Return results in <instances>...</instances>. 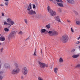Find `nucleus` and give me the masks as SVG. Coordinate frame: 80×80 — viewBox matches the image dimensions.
I'll return each mask as SVG.
<instances>
[{"label":"nucleus","instance_id":"nucleus-1","mask_svg":"<svg viewBox=\"0 0 80 80\" xmlns=\"http://www.w3.org/2000/svg\"><path fill=\"white\" fill-rule=\"evenodd\" d=\"M16 36V32L14 31L11 32L9 35L8 37V40H10L12 38H15Z\"/></svg>","mask_w":80,"mask_h":80},{"label":"nucleus","instance_id":"nucleus-2","mask_svg":"<svg viewBox=\"0 0 80 80\" xmlns=\"http://www.w3.org/2000/svg\"><path fill=\"white\" fill-rule=\"evenodd\" d=\"M47 10L48 12H49V13H50V14L51 15H52V16H53V17H54L55 15H56V12H55L53 11L52 9H50V6H48L47 8Z\"/></svg>","mask_w":80,"mask_h":80},{"label":"nucleus","instance_id":"nucleus-3","mask_svg":"<svg viewBox=\"0 0 80 80\" xmlns=\"http://www.w3.org/2000/svg\"><path fill=\"white\" fill-rule=\"evenodd\" d=\"M68 40V37L67 35H64L62 36L61 38V41L62 43H66L67 42Z\"/></svg>","mask_w":80,"mask_h":80},{"label":"nucleus","instance_id":"nucleus-4","mask_svg":"<svg viewBox=\"0 0 80 80\" xmlns=\"http://www.w3.org/2000/svg\"><path fill=\"white\" fill-rule=\"evenodd\" d=\"M19 71L20 69L19 68H15L11 71V73L12 75H16V74H17V73H19Z\"/></svg>","mask_w":80,"mask_h":80},{"label":"nucleus","instance_id":"nucleus-5","mask_svg":"<svg viewBox=\"0 0 80 80\" xmlns=\"http://www.w3.org/2000/svg\"><path fill=\"white\" fill-rule=\"evenodd\" d=\"M49 35L50 36H53L57 35H58V32L55 30L49 31L48 32Z\"/></svg>","mask_w":80,"mask_h":80},{"label":"nucleus","instance_id":"nucleus-6","mask_svg":"<svg viewBox=\"0 0 80 80\" xmlns=\"http://www.w3.org/2000/svg\"><path fill=\"white\" fill-rule=\"evenodd\" d=\"M27 11H29L28 12V14L30 15H32V16H34L36 15V12L35 11H33V10H31L29 8L27 9Z\"/></svg>","mask_w":80,"mask_h":80},{"label":"nucleus","instance_id":"nucleus-7","mask_svg":"<svg viewBox=\"0 0 80 80\" xmlns=\"http://www.w3.org/2000/svg\"><path fill=\"white\" fill-rule=\"evenodd\" d=\"M38 63L41 68H45V67H48V65L45 64V63H42L40 61H39Z\"/></svg>","mask_w":80,"mask_h":80},{"label":"nucleus","instance_id":"nucleus-8","mask_svg":"<svg viewBox=\"0 0 80 80\" xmlns=\"http://www.w3.org/2000/svg\"><path fill=\"white\" fill-rule=\"evenodd\" d=\"M22 73L23 75H27L28 72V69L27 68L24 67L22 68Z\"/></svg>","mask_w":80,"mask_h":80},{"label":"nucleus","instance_id":"nucleus-9","mask_svg":"<svg viewBox=\"0 0 80 80\" xmlns=\"http://www.w3.org/2000/svg\"><path fill=\"white\" fill-rule=\"evenodd\" d=\"M4 67L6 68H10V65L8 63H5L4 64Z\"/></svg>","mask_w":80,"mask_h":80},{"label":"nucleus","instance_id":"nucleus-10","mask_svg":"<svg viewBox=\"0 0 80 80\" xmlns=\"http://www.w3.org/2000/svg\"><path fill=\"white\" fill-rule=\"evenodd\" d=\"M4 24L5 25H8V28H9L11 27V25H10V24L8 23H7V22L5 21L4 22Z\"/></svg>","mask_w":80,"mask_h":80},{"label":"nucleus","instance_id":"nucleus-11","mask_svg":"<svg viewBox=\"0 0 80 80\" xmlns=\"http://www.w3.org/2000/svg\"><path fill=\"white\" fill-rule=\"evenodd\" d=\"M68 3H71V4H73V3H74L75 2L73 0H67Z\"/></svg>","mask_w":80,"mask_h":80},{"label":"nucleus","instance_id":"nucleus-12","mask_svg":"<svg viewBox=\"0 0 80 80\" xmlns=\"http://www.w3.org/2000/svg\"><path fill=\"white\" fill-rule=\"evenodd\" d=\"M55 20L57 21H58V22H61V21L60 20V18H59V16H57L56 17H55Z\"/></svg>","mask_w":80,"mask_h":80},{"label":"nucleus","instance_id":"nucleus-13","mask_svg":"<svg viewBox=\"0 0 80 80\" xmlns=\"http://www.w3.org/2000/svg\"><path fill=\"white\" fill-rule=\"evenodd\" d=\"M57 3L59 7H63V5L62 3H61L60 2H57Z\"/></svg>","mask_w":80,"mask_h":80},{"label":"nucleus","instance_id":"nucleus-14","mask_svg":"<svg viewBox=\"0 0 80 80\" xmlns=\"http://www.w3.org/2000/svg\"><path fill=\"white\" fill-rule=\"evenodd\" d=\"M14 65L15 66V67L16 68H18V64L16 62H14Z\"/></svg>","mask_w":80,"mask_h":80},{"label":"nucleus","instance_id":"nucleus-15","mask_svg":"<svg viewBox=\"0 0 80 80\" xmlns=\"http://www.w3.org/2000/svg\"><path fill=\"white\" fill-rule=\"evenodd\" d=\"M46 30V29H42L41 30L40 32L41 33H44V32H45Z\"/></svg>","mask_w":80,"mask_h":80},{"label":"nucleus","instance_id":"nucleus-16","mask_svg":"<svg viewBox=\"0 0 80 80\" xmlns=\"http://www.w3.org/2000/svg\"><path fill=\"white\" fill-rule=\"evenodd\" d=\"M0 38V40H1V41H5V38L2 36Z\"/></svg>","mask_w":80,"mask_h":80},{"label":"nucleus","instance_id":"nucleus-17","mask_svg":"<svg viewBox=\"0 0 80 80\" xmlns=\"http://www.w3.org/2000/svg\"><path fill=\"white\" fill-rule=\"evenodd\" d=\"M76 25H80V21H78L76 22Z\"/></svg>","mask_w":80,"mask_h":80},{"label":"nucleus","instance_id":"nucleus-18","mask_svg":"<svg viewBox=\"0 0 80 80\" xmlns=\"http://www.w3.org/2000/svg\"><path fill=\"white\" fill-rule=\"evenodd\" d=\"M79 56L78 55H73L72 56V57L73 58H77V57H78Z\"/></svg>","mask_w":80,"mask_h":80},{"label":"nucleus","instance_id":"nucleus-19","mask_svg":"<svg viewBox=\"0 0 80 80\" xmlns=\"http://www.w3.org/2000/svg\"><path fill=\"white\" fill-rule=\"evenodd\" d=\"M73 12H74V13H75L76 15H78V12H77V11H75V10H73Z\"/></svg>","mask_w":80,"mask_h":80},{"label":"nucleus","instance_id":"nucleus-20","mask_svg":"<svg viewBox=\"0 0 80 80\" xmlns=\"http://www.w3.org/2000/svg\"><path fill=\"white\" fill-rule=\"evenodd\" d=\"M10 23H11V24H10V25H11H11H14V24H15V22H14L13 21H11L10 22Z\"/></svg>","mask_w":80,"mask_h":80},{"label":"nucleus","instance_id":"nucleus-21","mask_svg":"<svg viewBox=\"0 0 80 80\" xmlns=\"http://www.w3.org/2000/svg\"><path fill=\"white\" fill-rule=\"evenodd\" d=\"M63 62V58H60L59 59V62Z\"/></svg>","mask_w":80,"mask_h":80},{"label":"nucleus","instance_id":"nucleus-22","mask_svg":"<svg viewBox=\"0 0 80 80\" xmlns=\"http://www.w3.org/2000/svg\"><path fill=\"white\" fill-rule=\"evenodd\" d=\"M58 68H54V72L55 73H57V71H58Z\"/></svg>","mask_w":80,"mask_h":80},{"label":"nucleus","instance_id":"nucleus-23","mask_svg":"<svg viewBox=\"0 0 80 80\" xmlns=\"http://www.w3.org/2000/svg\"><path fill=\"white\" fill-rule=\"evenodd\" d=\"M5 5L6 6L8 7V1H6L5 2Z\"/></svg>","mask_w":80,"mask_h":80},{"label":"nucleus","instance_id":"nucleus-24","mask_svg":"<svg viewBox=\"0 0 80 80\" xmlns=\"http://www.w3.org/2000/svg\"><path fill=\"white\" fill-rule=\"evenodd\" d=\"M28 8H29V9H32V4L30 3L29 6H28Z\"/></svg>","mask_w":80,"mask_h":80},{"label":"nucleus","instance_id":"nucleus-25","mask_svg":"<svg viewBox=\"0 0 80 80\" xmlns=\"http://www.w3.org/2000/svg\"><path fill=\"white\" fill-rule=\"evenodd\" d=\"M11 21V19L10 18H8L7 20V22L8 23H10Z\"/></svg>","mask_w":80,"mask_h":80},{"label":"nucleus","instance_id":"nucleus-26","mask_svg":"<svg viewBox=\"0 0 80 80\" xmlns=\"http://www.w3.org/2000/svg\"><path fill=\"white\" fill-rule=\"evenodd\" d=\"M4 30L5 32H8V31H9V29L8 28H4Z\"/></svg>","mask_w":80,"mask_h":80},{"label":"nucleus","instance_id":"nucleus-27","mask_svg":"<svg viewBox=\"0 0 80 80\" xmlns=\"http://www.w3.org/2000/svg\"><path fill=\"white\" fill-rule=\"evenodd\" d=\"M56 2H60L61 3H62L63 1L61 0H55Z\"/></svg>","mask_w":80,"mask_h":80},{"label":"nucleus","instance_id":"nucleus-28","mask_svg":"<svg viewBox=\"0 0 80 80\" xmlns=\"http://www.w3.org/2000/svg\"><path fill=\"white\" fill-rule=\"evenodd\" d=\"M46 27L48 28H50V26L49 24L47 25L46 26Z\"/></svg>","mask_w":80,"mask_h":80},{"label":"nucleus","instance_id":"nucleus-29","mask_svg":"<svg viewBox=\"0 0 80 80\" xmlns=\"http://www.w3.org/2000/svg\"><path fill=\"white\" fill-rule=\"evenodd\" d=\"M38 80H43V78H42L41 77H38Z\"/></svg>","mask_w":80,"mask_h":80},{"label":"nucleus","instance_id":"nucleus-30","mask_svg":"<svg viewBox=\"0 0 80 80\" xmlns=\"http://www.w3.org/2000/svg\"><path fill=\"white\" fill-rule=\"evenodd\" d=\"M58 11L59 12H62V10L60 8L58 9Z\"/></svg>","mask_w":80,"mask_h":80},{"label":"nucleus","instance_id":"nucleus-31","mask_svg":"<svg viewBox=\"0 0 80 80\" xmlns=\"http://www.w3.org/2000/svg\"><path fill=\"white\" fill-rule=\"evenodd\" d=\"M24 21L25 22V23H26V24H27V19H25L24 20Z\"/></svg>","mask_w":80,"mask_h":80},{"label":"nucleus","instance_id":"nucleus-32","mask_svg":"<svg viewBox=\"0 0 80 80\" xmlns=\"http://www.w3.org/2000/svg\"><path fill=\"white\" fill-rule=\"evenodd\" d=\"M36 53H37V51H36V49H35L34 53V55H36Z\"/></svg>","mask_w":80,"mask_h":80},{"label":"nucleus","instance_id":"nucleus-33","mask_svg":"<svg viewBox=\"0 0 80 80\" xmlns=\"http://www.w3.org/2000/svg\"><path fill=\"white\" fill-rule=\"evenodd\" d=\"M32 7L33 8H36V6H35V5L33 4H32Z\"/></svg>","mask_w":80,"mask_h":80},{"label":"nucleus","instance_id":"nucleus-34","mask_svg":"<svg viewBox=\"0 0 80 80\" xmlns=\"http://www.w3.org/2000/svg\"><path fill=\"white\" fill-rule=\"evenodd\" d=\"M76 68H79L80 67V64H78L76 67Z\"/></svg>","mask_w":80,"mask_h":80},{"label":"nucleus","instance_id":"nucleus-35","mask_svg":"<svg viewBox=\"0 0 80 80\" xmlns=\"http://www.w3.org/2000/svg\"><path fill=\"white\" fill-rule=\"evenodd\" d=\"M22 31H20L19 33H18V34L19 35H22Z\"/></svg>","mask_w":80,"mask_h":80},{"label":"nucleus","instance_id":"nucleus-36","mask_svg":"<svg viewBox=\"0 0 80 80\" xmlns=\"http://www.w3.org/2000/svg\"><path fill=\"white\" fill-rule=\"evenodd\" d=\"M3 79V76H0V80H2Z\"/></svg>","mask_w":80,"mask_h":80},{"label":"nucleus","instance_id":"nucleus-37","mask_svg":"<svg viewBox=\"0 0 80 80\" xmlns=\"http://www.w3.org/2000/svg\"><path fill=\"white\" fill-rule=\"evenodd\" d=\"M3 74V72L1 71L0 72V75H1Z\"/></svg>","mask_w":80,"mask_h":80},{"label":"nucleus","instance_id":"nucleus-38","mask_svg":"<svg viewBox=\"0 0 80 80\" xmlns=\"http://www.w3.org/2000/svg\"><path fill=\"white\" fill-rule=\"evenodd\" d=\"M25 8H28V4H26V6H25Z\"/></svg>","mask_w":80,"mask_h":80},{"label":"nucleus","instance_id":"nucleus-39","mask_svg":"<svg viewBox=\"0 0 80 80\" xmlns=\"http://www.w3.org/2000/svg\"><path fill=\"white\" fill-rule=\"evenodd\" d=\"M71 30L72 32H74V31L73 30V28H71Z\"/></svg>","mask_w":80,"mask_h":80},{"label":"nucleus","instance_id":"nucleus-40","mask_svg":"<svg viewBox=\"0 0 80 80\" xmlns=\"http://www.w3.org/2000/svg\"><path fill=\"white\" fill-rule=\"evenodd\" d=\"M29 38H30V37H29L28 38H27L25 39V41H27V40H28L29 39Z\"/></svg>","mask_w":80,"mask_h":80},{"label":"nucleus","instance_id":"nucleus-41","mask_svg":"<svg viewBox=\"0 0 80 80\" xmlns=\"http://www.w3.org/2000/svg\"><path fill=\"white\" fill-rule=\"evenodd\" d=\"M80 43V41H78L77 42H76V44H79V43Z\"/></svg>","mask_w":80,"mask_h":80},{"label":"nucleus","instance_id":"nucleus-42","mask_svg":"<svg viewBox=\"0 0 80 80\" xmlns=\"http://www.w3.org/2000/svg\"><path fill=\"white\" fill-rule=\"evenodd\" d=\"M21 79H22V80H23V76H21Z\"/></svg>","mask_w":80,"mask_h":80},{"label":"nucleus","instance_id":"nucleus-43","mask_svg":"<svg viewBox=\"0 0 80 80\" xmlns=\"http://www.w3.org/2000/svg\"><path fill=\"white\" fill-rule=\"evenodd\" d=\"M3 48L1 49L0 50H1V52H2V51H3Z\"/></svg>","mask_w":80,"mask_h":80},{"label":"nucleus","instance_id":"nucleus-44","mask_svg":"<svg viewBox=\"0 0 80 80\" xmlns=\"http://www.w3.org/2000/svg\"><path fill=\"white\" fill-rule=\"evenodd\" d=\"M44 33H48V31H46Z\"/></svg>","mask_w":80,"mask_h":80},{"label":"nucleus","instance_id":"nucleus-45","mask_svg":"<svg viewBox=\"0 0 80 80\" xmlns=\"http://www.w3.org/2000/svg\"><path fill=\"white\" fill-rule=\"evenodd\" d=\"M49 1H51V2H52V3H53V2H53V0H49Z\"/></svg>","mask_w":80,"mask_h":80},{"label":"nucleus","instance_id":"nucleus-46","mask_svg":"<svg viewBox=\"0 0 80 80\" xmlns=\"http://www.w3.org/2000/svg\"><path fill=\"white\" fill-rule=\"evenodd\" d=\"M2 16H5V15L4 14V13H2Z\"/></svg>","mask_w":80,"mask_h":80},{"label":"nucleus","instance_id":"nucleus-47","mask_svg":"<svg viewBox=\"0 0 80 80\" xmlns=\"http://www.w3.org/2000/svg\"><path fill=\"white\" fill-rule=\"evenodd\" d=\"M80 36L79 37H78V38H77L78 40H80Z\"/></svg>","mask_w":80,"mask_h":80},{"label":"nucleus","instance_id":"nucleus-48","mask_svg":"<svg viewBox=\"0 0 80 80\" xmlns=\"http://www.w3.org/2000/svg\"><path fill=\"white\" fill-rule=\"evenodd\" d=\"M41 54H42V49H41Z\"/></svg>","mask_w":80,"mask_h":80},{"label":"nucleus","instance_id":"nucleus-49","mask_svg":"<svg viewBox=\"0 0 80 80\" xmlns=\"http://www.w3.org/2000/svg\"><path fill=\"white\" fill-rule=\"evenodd\" d=\"M67 20V22H70V20Z\"/></svg>","mask_w":80,"mask_h":80},{"label":"nucleus","instance_id":"nucleus-50","mask_svg":"<svg viewBox=\"0 0 80 80\" xmlns=\"http://www.w3.org/2000/svg\"><path fill=\"white\" fill-rule=\"evenodd\" d=\"M1 7H2V6H3V4H0Z\"/></svg>","mask_w":80,"mask_h":80},{"label":"nucleus","instance_id":"nucleus-51","mask_svg":"<svg viewBox=\"0 0 80 80\" xmlns=\"http://www.w3.org/2000/svg\"><path fill=\"white\" fill-rule=\"evenodd\" d=\"M2 63V61L0 59V64Z\"/></svg>","mask_w":80,"mask_h":80},{"label":"nucleus","instance_id":"nucleus-52","mask_svg":"<svg viewBox=\"0 0 80 80\" xmlns=\"http://www.w3.org/2000/svg\"><path fill=\"white\" fill-rule=\"evenodd\" d=\"M1 67H2V66L1 65V64H0V69L1 68Z\"/></svg>","mask_w":80,"mask_h":80},{"label":"nucleus","instance_id":"nucleus-53","mask_svg":"<svg viewBox=\"0 0 80 80\" xmlns=\"http://www.w3.org/2000/svg\"><path fill=\"white\" fill-rule=\"evenodd\" d=\"M78 47H79V49L80 50V46H79Z\"/></svg>","mask_w":80,"mask_h":80},{"label":"nucleus","instance_id":"nucleus-54","mask_svg":"<svg viewBox=\"0 0 80 80\" xmlns=\"http://www.w3.org/2000/svg\"><path fill=\"white\" fill-rule=\"evenodd\" d=\"M9 0H5V1H6V2H7V1H8Z\"/></svg>","mask_w":80,"mask_h":80},{"label":"nucleus","instance_id":"nucleus-55","mask_svg":"<svg viewBox=\"0 0 80 80\" xmlns=\"http://www.w3.org/2000/svg\"><path fill=\"white\" fill-rule=\"evenodd\" d=\"M0 45H2V43L0 42Z\"/></svg>","mask_w":80,"mask_h":80},{"label":"nucleus","instance_id":"nucleus-56","mask_svg":"<svg viewBox=\"0 0 80 80\" xmlns=\"http://www.w3.org/2000/svg\"><path fill=\"white\" fill-rule=\"evenodd\" d=\"M73 52H74V51H75V49H73Z\"/></svg>","mask_w":80,"mask_h":80},{"label":"nucleus","instance_id":"nucleus-57","mask_svg":"<svg viewBox=\"0 0 80 80\" xmlns=\"http://www.w3.org/2000/svg\"><path fill=\"white\" fill-rule=\"evenodd\" d=\"M0 36H1V34H0Z\"/></svg>","mask_w":80,"mask_h":80},{"label":"nucleus","instance_id":"nucleus-58","mask_svg":"<svg viewBox=\"0 0 80 80\" xmlns=\"http://www.w3.org/2000/svg\"><path fill=\"white\" fill-rule=\"evenodd\" d=\"M1 18V17H0V18Z\"/></svg>","mask_w":80,"mask_h":80}]
</instances>
